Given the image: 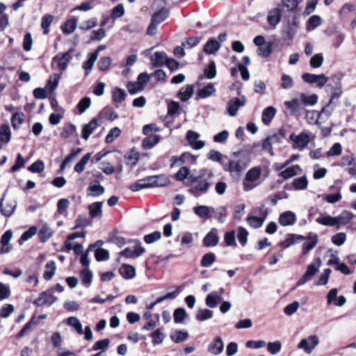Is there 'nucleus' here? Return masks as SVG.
<instances>
[{
    "label": "nucleus",
    "mask_w": 356,
    "mask_h": 356,
    "mask_svg": "<svg viewBox=\"0 0 356 356\" xmlns=\"http://www.w3.org/2000/svg\"><path fill=\"white\" fill-rule=\"evenodd\" d=\"M321 117V113L316 111H309L306 113V118L310 124H318L319 118Z\"/></svg>",
    "instance_id": "62"
},
{
    "label": "nucleus",
    "mask_w": 356,
    "mask_h": 356,
    "mask_svg": "<svg viewBox=\"0 0 356 356\" xmlns=\"http://www.w3.org/2000/svg\"><path fill=\"white\" fill-rule=\"evenodd\" d=\"M43 278L45 280H51L55 274L56 266L54 261H49L45 264Z\"/></svg>",
    "instance_id": "34"
},
{
    "label": "nucleus",
    "mask_w": 356,
    "mask_h": 356,
    "mask_svg": "<svg viewBox=\"0 0 356 356\" xmlns=\"http://www.w3.org/2000/svg\"><path fill=\"white\" fill-rule=\"evenodd\" d=\"M336 220V227L339 229L350 222L354 218V214L350 211L344 210L339 216H334Z\"/></svg>",
    "instance_id": "16"
},
{
    "label": "nucleus",
    "mask_w": 356,
    "mask_h": 356,
    "mask_svg": "<svg viewBox=\"0 0 356 356\" xmlns=\"http://www.w3.org/2000/svg\"><path fill=\"white\" fill-rule=\"evenodd\" d=\"M99 124L96 118L92 119L88 124H86L82 130V138L88 140L90 134L98 127Z\"/></svg>",
    "instance_id": "26"
},
{
    "label": "nucleus",
    "mask_w": 356,
    "mask_h": 356,
    "mask_svg": "<svg viewBox=\"0 0 356 356\" xmlns=\"http://www.w3.org/2000/svg\"><path fill=\"white\" fill-rule=\"evenodd\" d=\"M161 140L159 135H149L142 142V147L144 149H151L157 145Z\"/></svg>",
    "instance_id": "22"
},
{
    "label": "nucleus",
    "mask_w": 356,
    "mask_h": 356,
    "mask_svg": "<svg viewBox=\"0 0 356 356\" xmlns=\"http://www.w3.org/2000/svg\"><path fill=\"white\" fill-rule=\"evenodd\" d=\"M91 157V153H87L86 154L81 160L75 165L74 166V171L81 173L82 172L86 167V165L88 162Z\"/></svg>",
    "instance_id": "44"
},
{
    "label": "nucleus",
    "mask_w": 356,
    "mask_h": 356,
    "mask_svg": "<svg viewBox=\"0 0 356 356\" xmlns=\"http://www.w3.org/2000/svg\"><path fill=\"white\" fill-rule=\"evenodd\" d=\"M207 159L209 160H211L212 161H216L219 163L222 167L223 168V165H225V159H227V156L222 154L218 151L212 149L209 151V152L207 154Z\"/></svg>",
    "instance_id": "31"
},
{
    "label": "nucleus",
    "mask_w": 356,
    "mask_h": 356,
    "mask_svg": "<svg viewBox=\"0 0 356 356\" xmlns=\"http://www.w3.org/2000/svg\"><path fill=\"white\" fill-rule=\"evenodd\" d=\"M145 248L141 245V243L136 240L134 241L133 248H126L120 254L126 258L138 257L145 252Z\"/></svg>",
    "instance_id": "8"
},
{
    "label": "nucleus",
    "mask_w": 356,
    "mask_h": 356,
    "mask_svg": "<svg viewBox=\"0 0 356 356\" xmlns=\"http://www.w3.org/2000/svg\"><path fill=\"white\" fill-rule=\"evenodd\" d=\"M261 176V169L260 167H253L246 173L245 179L243 182V189L244 191L253 190L261 184L259 181Z\"/></svg>",
    "instance_id": "3"
},
{
    "label": "nucleus",
    "mask_w": 356,
    "mask_h": 356,
    "mask_svg": "<svg viewBox=\"0 0 356 356\" xmlns=\"http://www.w3.org/2000/svg\"><path fill=\"white\" fill-rule=\"evenodd\" d=\"M88 195L92 197H98L103 195L105 192V188L102 186L99 181H95L90 183L87 188Z\"/></svg>",
    "instance_id": "20"
},
{
    "label": "nucleus",
    "mask_w": 356,
    "mask_h": 356,
    "mask_svg": "<svg viewBox=\"0 0 356 356\" xmlns=\"http://www.w3.org/2000/svg\"><path fill=\"white\" fill-rule=\"evenodd\" d=\"M168 56L163 51H156L151 56L152 64L154 67H162L165 65Z\"/></svg>",
    "instance_id": "24"
},
{
    "label": "nucleus",
    "mask_w": 356,
    "mask_h": 356,
    "mask_svg": "<svg viewBox=\"0 0 356 356\" xmlns=\"http://www.w3.org/2000/svg\"><path fill=\"white\" fill-rule=\"evenodd\" d=\"M193 210L195 215L204 219L210 218L211 217L212 212L215 211V209L213 207L206 205L195 207Z\"/></svg>",
    "instance_id": "17"
},
{
    "label": "nucleus",
    "mask_w": 356,
    "mask_h": 356,
    "mask_svg": "<svg viewBox=\"0 0 356 356\" xmlns=\"http://www.w3.org/2000/svg\"><path fill=\"white\" fill-rule=\"evenodd\" d=\"M298 168L299 166L298 165L288 168L282 170L280 173V176L282 177L284 179H288L289 178H291L297 175L296 169Z\"/></svg>",
    "instance_id": "51"
},
{
    "label": "nucleus",
    "mask_w": 356,
    "mask_h": 356,
    "mask_svg": "<svg viewBox=\"0 0 356 356\" xmlns=\"http://www.w3.org/2000/svg\"><path fill=\"white\" fill-rule=\"evenodd\" d=\"M219 237L218 230L213 228L204 237L203 240L204 245L206 247H213L218 243Z\"/></svg>",
    "instance_id": "21"
},
{
    "label": "nucleus",
    "mask_w": 356,
    "mask_h": 356,
    "mask_svg": "<svg viewBox=\"0 0 356 356\" xmlns=\"http://www.w3.org/2000/svg\"><path fill=\"white\" fill-rule=\"evenodd\" d=\"M67 324L70 327H72L74 330L76 331L79 334L81 335L83 334L82 324L77 317L70 316L67 318Z\"/></svg>",
    "instance_id": "35"
},
{
    "label": "nucleus",
    "mask_w": 356,
    "mask_h": 356,
    "mask_svg": "<svg viewBox=\"0 0 356 356\" xmlns=\"http://www.w3.org/2000/svg\"><path fill=\"white\" fill-rule=\"evenodd\" d=\"M299 97L302 102V106H313L317 102V100H318L317 95H314V94L307 96V95L302 93Z\"/></svg>",
    "instance_id": "40"
},
{
    "label": "nucleus",
    "mask_w": 356,
    "mask_h": 356,
    "mask_svg": "<svg viewBox=\"0 0 356 356\" xmlns=\"http://www.w3.org/2000/svg\"><path fill=\"white\" fill-rule=\"evenodd\" d=\"M216 92V89L213 83H208L207 86L200 89L197 95L200 98L205 99L213 95Z\"/></svg>",
    "instance_id": "33"
},
{
    "label": "nucleus",
    "mask_w": 356,
    "mask_h": 356,
    "mask_svg": "<svg viewBox=\"0 0 356 356\" xmlns=\"http://www.w3.org/2000/svg\"><path fill=\"white\" fill-rule=\"evenodd\" d=\"M74 49H70L67 51L57 54L53 58V61L57 62L58 67L60 70L64 71L66 70L68 63L72 59V53Z\"/></svg>",
    "instance_id": "9"
},
{
    "label": "nucleus",
    "mask_w": 356,
    "mask_h": 356,
    "mask_svg": "<svg viewBox=\"0 0 356 356\" xmlns=\"http://www.w3.org/2000/svg\"><path fill=\"white\" fill-rule=\"evenodd\" d=\"M13 237V232L11 230H7L3 233L1 237L0 243V254H4L10 252L13 247L10 244V241Z\"/></svg>",
    "instance_id": "14"
},
{
    "label": "nucleus",
    "mask_w": 356,
    "mask_h": 356,
    "mask_svg": "<svg viewBox=\"0 0 356 356\" xmlns=\"http://www.w3.org/2000/svg\"><path fill=\"white\" fill-rule=\"evenodd\" d=\"M80 276L83 284L85 285L86 287H89L92 282V272L88 268H84L80 272Z\"/></svg>",
    "instance_id": "39"
},
{
    "label": "nucleus",
    "mask_w": 356,
    "mask_h": 356,
    "mask_svg": "<svg viewBox=\"0 0 356 356\" xmlns=\"http://www.w3.org/2000/svg\"><path fill=\"white\" fill-rule=\"evenodd\" d=\"M249 165L248 159H241L238 160H229L227 163L223 165V170L230 173L232 176L239 177L241 173Z\"/></svg>",
    "instance_id": "4"
},
{
    "label": "nucleus",
    "mask_w": 356,
    "mask_h": 356,
    "mask_svg": "<svg viewBox=\"0 0 356 356\" xmlns=\"http://www.w3.org/2000/svg\"><path fill=\"white\" fill-rule=\"evenodd\" d=\"M318 343L319 339L316 335H310L299 342L298 348L303 350L305 353L310 354Z\"/></svg>",
    "instance_id": "7"
},
{
    "label": "nucleus",
    "mask_w": 356,
    "mask_h": 356,
    "mask_svg": "<svg viewBox=\"0 0 356 356\" xmlns=\"http://www.w3.org/2000/svg\"><path fill=\"white\" fill-rule=\"evenodd\" d=\"M127 95L123 89L116 88L112 92L113 101L115 103L122 102L126 97Z\"/></svg>",
    "instance_id": "46"
},
{
    "label": "nucleus",
    "mask_w": 356,
    "mask_h": 356,
    "mask_svg": "<svg viewBox=\"0 0 356 356\" xmlns=\"http://www.w3.org/2000/svg\"><path fill=\"white\" fill-rule=\"evenodd\" d=\"M188 337V332L184 330H177L170 334L171 340L176 343H179L186 341Z\"/></svg>",
    "instance_id": "37"
},
{
    "label": "nucleus",
    "mask_w": 356,
    "mask_h": 356,
    "mask_svg": "<svg viewBox=\"0 0 356 356\" xmlns=\"http://www.w3.org/2000/svg\"><path fill=\"white\" fill-rule=\"evenodd\" d=\"M199 138L200 134L195 131L190 130L186 134V138L194 149H200L205 145L204 141L199 140Z\"/></svg>",
    "instance_id": "15"
},
{
    "label": "nucleus",
    "mask_w": 356,
    "mask_h": 356,
    "mask_svg": "<svg viewBox=\"0 0 356 356\" xmlns=\"http://www.w3.org/2000/svg\"><path fill=\"white\" fill-rule=\"evenodd\" d=\"M17 202L13 199L4 200L2 198L0 202V212L6 217L11 216L15 212Z\"/></svg>",
    "instance_id": "12"
},
{
    "label": "nucleus",
    "mask_w": 356,
    "mask_h": 356,
    "mask_svg": "<svg viewBox=\"0 0 356 356\" xmlns=\"http://www.w3.org/2000/svg\"><path fill=\"white\" fill-rule=\"evenodd\" d=\"M298 27V20L295 16L282 30V35L285 40H292L295 36Z\"/></svg>",
    "instance_id": "11"
},
{
    "label": "nucleus",
    "mask_w": 356,
    "mask_h": 356,
    "mask_svg": "<svg viewBox=\"0 0 356 356\" xmlns=\"http://www.w3.org/2000/svg\"><path fill=\"white\" fill-rule=\"evenodd\" d=\"M193 90V86L191 85L183 86L179 91L178 97L182 102H186L191 97Z\"/></svg>",
    "instance_id": "32"
},
{
    "label": "nucleus",
    "mask_w": 356,
    "mask_h": 356,
    "mask_svg": "<svg viewBox=\"0 0 356 356\" xmlns=\"http://www.w3.org/2000/svg\"><path fill=\"white\" fill-rule=\"evenodd\" d=\"M90 104L91 101L90 97H85L80 100L76 106V108L79 109V113L82 114L90 106Z\"/></svg>",
    "instance_id": "63"
},
{
    "label": "nucleus",
    "mask_w": 356,
    "mask_h": 356,
    "mask_svg": "<svg viewBox=\"0 0 356 356\" xmlns=\"http://www.w3.org/2000/svg\"><path fill=\"white\" fill-rule=\"evenodd\" d=\"M224 348V343L220 337H216L208 346V351L214 355L220 354Z\"/></svg>",
    "instance_id": "19"
},
{
    "label": "nucleus",
    "mask_w": 356,
    "mask_h": 356,
    "mask_svg": "<svg viewBox=\"0 0 356 356\" xmlns=\"http://www.w3.org/2000/svg\"><path fill=\"white\" fill-rule=\"evenodd\" d=\"M120 274L124 279H132L136 276L135 268L129 264L122 265L119 269Z\"/></svg>",
    "instance_id": "29"
},
{
    "label": "nucleus",
    "mask_w": 356,
    "mask_h": 356,
    "mask_svg": "<svg viewBox=\"0 0 356 356\" xmlns=\"http://www.w3.org/2000/svg\"><path fill=\"white\" fill-rule=\"evenodd\" d=\"M276 113V108L273 106H268L264 109L262 112V122L264 124L268 125L271 122L273 118L275 117Z\"/></svg>",
    "instance_id": "27"
},
{
    "label": "nucleus",
    "mask_w": 356,
    "mask_h": 356,
    "mask_svg": "<svg viewBox=\"0 0 356 356\" xmlns=\"http://www.w3.org/2000/svg\"><path fill=\"white\" fill-rule=\"evenodd\" d=\"M121 133V130L118 127L112 128L105 138V142L108 144L111 143L114 141V140L118 138Z\"/></svg>",
    "instance_id": "61"
},
{
    "label": "nucleus",
    "mask_w": 356,
    "mask_h": 356,
    "mask_svg": "<svg viewBox=\"0 0 356 356\" xmlns=\"http://www.w3.org/2000/svg\"><path fill=\"white\" fill-rule=\"evenodd\" d=\"M24 113H15L12 115L11 122L14 129H17L24 122Z\"/></svg>",
    "instance_id": "56"
},
{
    "label": "nucleus",
    "mask_w": 356,
    "mask_h": 356,
    "mask_svg": "<svg viewBox=\"0 0 356 356\" xmlns=\"http://www.w3.org/2000/svg\"><path fill=\"white\" fill-rule=\"evenodd\" d=\"M168 182L169 180L162 175L149 176L137 180L134 184L129 186V188L134 192H137L144 188L164 186L167 185Z\"/></svg>",
    "instance_id": "2"
},
{
    "label": "nucleus",
    "mask_w": 356,
    "mask_h": 356,
    "mask_svg": "<svg viewBox=\"0 0 356 356\" xmlns=\"http://www.w3.org/2000/svg\"><path fill=\"white\" fill-rule=\"evenodd\" d=\"M245 97L243 96L241 99L234 97L231 99L227 104V112L230 116H235L238 108L245 104Z\"/></svg>",
    "instance_id": "13"
},
{
    "label": "nucleus",
    "mask_w": 356,
    "mask_h": 356,
    "mask_svg": "<svg viewBox=\"0 0 356 356\" xmlns=\"http://www.w3.org/2000/svg\"><path fill=\"white\" fill-rule=\"evenodd\" d=\"M54 17L51 15H45L42 17L41 26L44 29V33L48 34L49 32V27L52 23Z\"/></svg>",
    "instance_id": "58"
},
{
    "label": "nucleus",
    "mask_w": 356,
    "mask_h": 356,
    "mask_svg": "<svg viewBox=\"0 0 356 356\" xmlns=\"http://www.w3.org/2000/svg\"><path fill=\"white\" fill-rule=\"evenodd\" d=\"M53 231L47 226H43L39 231L40 241L45 242L52 236Z\"/></svg>",
    "instance_id": "60"
},
{
    "label": "nucleus",
    "mask_w": 356,
    "mask_h": 356,
    "mask_svg": "<svg viewBox=\"0 0 356 356\" xmlns=\"http://www.w3.org/2000/svg\"><path fill=\"white\" fill-rule=\"evenodd\" d=\"M285 106L290 109L293 114H295L303 108L300 97L294 98L291 101L284 102Z\"/></svg>",
    "instance_id": "28"
},
{
    "label": "nucleus",
    "mask_w": 356,
    "mask_h": 356,
    "mask_svg": "<svg viewBox=\"0 0 356 356\" xmlns=\"http://www.w3.org/2000/svg\"><path fill=\"white\" fill-rule=\"evenodd\" d=\"M305 239V237L302 235L298 234H291L289 236V237L282 243V245L284 248H289L291 245L298 242L303 241Z\"/></svg>",
    "instance_id": "45"
},
{
    "label": "nucleus",
    "mask_w": 356,
    "mask_h": 356,
    "mask_svg": "<svg viewBox=\"0 0 356 356\" xmlns=\"http://www.w3.org/2000/svg\"><path fill=\"white\" fill-rule=\"evenodd\" d=\"M103 202H96L90 204L88 207L89 214L92 218H101L102 216Z\"/></svg>",
    "instance_id": "23"
},
{
    "label": "nucleus",
    "mask_w": 356,
    "mask_h": 356,
    "mask_svg": "<svg viewBox=\"0 0 356 356\" xmlns=\"http://www.w3.org/2000/svg\"><path fill=\"white\" fill-rule=\"evenodd\" d=\"M129 92L131 95L136 94L144 90L143 86H140L137 81H129L127 84Z\"/></svg>",
    "instance_id": "59"
},
{
    "label": "nucleus",
    "mask_w": 356,
    "mask_h": 356,
    "mask_svg": "<svg viewBox=\"0 0 356 356\" xmlns=\"http://www.w3.org/2000/svg\"><path fill=\"white\" fill-rule=\"evenodd\" d=\"M308 181L305 176L296 178L293 181V188L297 191L306 189Z\"/></svg>",
    "instance_id": "41"
},
{
    "label": "nucleus",
    "mask_w": 356,
    "mask_h": 356,
    "mask_svg": "<svg viewBox=\"0 0 356 356\" xmlns=\"http://www.w3.org/2000/svg\"><path fill=\"white\" fill-rule=\"evenodd\" d=\"M296 220V214L290 211L283 212L279 217V222L284 227L294 225Z\"/></svg>",
    "instance_id": "18"
},
{
    "label": "nucleus",
    "mask_w": 356,
    "mask_h": 356,
    "mask_svg": "<svg viewBox=\"0 0 356 356\" xmlns=\"http://www.w3.org/2000/svg\"><path fill=\"white\" fill-rule=\"evenodd\" d=\"M341 92L339 95H333L330 99L329 102L325 106H324L321 111L319 112V113H321V116L325 114L327 117H329L331 115L332 112L334 110L335 106L332 104V101L334 97L338 98L340 95Z\"/></svg>",
    "instance_id": "42"
},
{
    "label": "nucleus",
    "mask_w": 356,
    "mask_h": 356,
    "mask_svg": "<svg viewBox=\"0 0 356 356\" xmlns=\"http://www.w3.org/2000/svg\"><path fill=\"white\" fill-rule=\"evenodd\" d=\"M321 266V260L319 257L316 258L314 262L307 266V270L302 277H300L297 282L298 286L305 284L306 282L309 281L318 271Z\"/></svg>",
    "instance_id": "6"
},
{
    "label": "nucleus",
    "mask_w": 356,
    "mask_h": 356,
    "mask_svg": "<svg viewBox=\"0 0 356 356\" xmlns=\"http://www.w3.org/2000/svg\"><path fill=\"white\" fill-rule=\"evenodd\" d=\"M281 19V12L279 8H274L268 12L267 20L270 25L275 26Z\"/></svg>",
    "instance_id": "30"
},
{
    "label": "nucleus",
    "mask_w": 356,
    "mask_h": 356,
    "mask_svg": "<svg viewBox=\"0 0 356 356\" xmlns=\"http://www.w3.org/2000/svg\"><path fill=\"white\" fill-rule=\"evenodd\" d=\"M213 317V312L208 309H200L196 314V319L199 321H204Z\"/></svg>",
    "instance_id": "50"
},
{
    "label": "nucleus",
    "mask_w": 356,
    "mask_h": 356,
    "mask_svg": "<svg viewBox=\"0 0 356 356\" xmlns=\"http://www.w3.org/2000/svg\"><path fill=\"white\" fill-rule=\"evenodd\" d=\"M216 260V255L212 253L205 254L201 259V266L202 267H210Z\"/></svg>",
    "instance_id": "55"
},
{
    "label": "nucleus",
    "mask_w": 356,
    "mask_h": 356,
    "mask_svg": "<svg viewBox=\"0 0 356 356\" xmlns=\"http://www.w3.org/2000/svg\"><path fill=\"white\" fill-rule=\"evenodd\" d=\"M214 177L213 172L207 168L201 169L197 175H191L188 191L195 197H200L208 193L212 186L211 179Z\"/></svg>",
    "instance_id": "1"
},
{
    "label": "nucleus",
    "mask_w": 356,
    "mask_h": 356,
    "mask_svg": "<svg viewBox=\"0 0 356 356\" xmlns=\"http://www.w3.org/2000/svg\"><path fill=\"white\" fill-rule=\"evenodd\" d=\"M97 58H96V54L95 55H92L91 54H90L88 55V58L87 60L84 61L82 64V67L85 70V75L86 76H88L92 67H93V65L95 63V61L97 60Z\"/></svg>",
    "instance_id": "38"
},
{
    "label": "nucleus",
    "mask_w": 356,
    "mask_h": 356,
    "mask_svg": "<svg viewBox=\"0 0 356 356\" xmlns=\"http://www.w3.org/2000/svg\"><path fill=\"white\" fill-rule=\"evenodd\" d=\"M265 220L264 218L256 216H248L247 218L249 225L255 229L261 227Z\"/></svg>",
    "instance_id": "43"
},
{
    "label": "nucleus",
    "mask_w": 356,
    "mask_h": 356,
    "mask_svg": "<svg viewBox=\"0 0 356 356\" xmlns=\"http://www.w3.org/2000/svg\"><path fill=\"white\" fill-rule=\"evenodd\" d=\"M95 256L98 261H106L109 259V252L107 250L99 248L96 249Z\"/></svg>",
    "instance_id": "64"
},
{
    "label": "nucleus",
    "mask_w": 356,
    "mask_h": 356,
    "mask_svg": "<svg viewBox=\"0 0 356 356\" xmlns=\"http://www.w3.org/2000/svg\"><path fill=\"white\" fill-rule=\"evenodd\" d=\"M76 19H72L65 22L63 26L62 27L63 32L64 34H70L73 33L76 28Z\"/></svg>",
    "instance_id": "47"
},
{
    "label": "nucleus",
    "mask_w": 356,
    "mask_h": 356,
    "mask_svg": "<svg viewBox=\"0 0 356 356\" xmlns=\"http://www.w3.org/2000/svg\"><path fill=\"white\" fill-rule=\"evenodd\" d=\"M248 232L243 227H239L237 229V238L242 246H244L248 241Z\"/></svg>",
    "instance_id": "57"
},
{
    "label": "nucleus",
    "mask_w": 356,
    "mask_h": 356,
    "mask_svg": "<svg viewBox=\"0 0 356 356\" xmlns=\"http://www.w3.org/2000/svg\"><path fill=\"white\" fill-rule=\"evenodd\" d=\"M56 300L57 298L53 295V291H44L40 293L38 298L33 301V304L37 307L50 306Z\"/></svg>",
    "instance_id": "10"
},
{
    "label": "nucleus",
    "mask_w": 356,
    "mask_h": 356,
    "mask_svg": "<svg viewBox=\"0 0 356 356\" xmlns=\"http://www.w3.org/2000/svg\"><path fill=\"white\" fill-rule=\"evenodd\" d=\"M316 222L325 226H336L335 217L331 216H325L316 219Z\"/></svg>",
    "instance_id": "54"
},
{
    "label": "nucleus",
    "mask_w": 356,
    "mask_h": 356,
    "mask_svg": "<svg viewBox=\"0 0 356 356\" xmlns=\"http://www.w3.org/2000/svg\"><path fill=\"white\" fill-rule=\"evenodd\" d=\"M112 59L109 56L102 57L97 63V68L102 72L107 71L111 65Z\"/></svg>",
    "instance_id": "49"
},
{
    "label": "nucleus",
    "mask_w": 356,
    "mask_h": 356,
    "mask_svg": "<svg viewBox=\"0 0 356 356\" xmlns=\"http://www.w3.org/2000/svg\"><path fill=\"white\" fill-rule=\"evenodd\" d=\"M168 17V12L166 10L161 9L155 13L152 17V20L159 24Z\"/></svg>",
    "instance_id": "52"
},
{
    "label": "nucleus",
    "mask_w": 356,
    "mask_h": 356,
    "mask_svg": "<svg viewBox=\"0 0 356 356\" xmlns=\"http://www.w3.org/2000/svg\"><path fill=\"white\" fill-rule=\"evenodd\" d=\"M11 138V131L8 124H4L0 127V140L2 143H8Z\"/></svg>",
    "instance_id": "36"
},
{
    "label": "nucleus",
    "mask_w": 356,
    "mask_h": 356,
    "mask_svg": "<svg viewBox=\"0 0 356 356\" xmlns=\"http://www.w3.org/2000/svg\"><path fill=\"white\" fill-rule=\"evenodd\" d=\"M214 214V218L220 222L222 223L225 221L227 218V208L226 207H220L218 209H215L214 212H212Z\"/></svg>",
    "instance_id": "48"
},
{
    "label": "nucleus",
    "mask_w": 356,
    "mask_h": 356,
    "mask_svg": "<svg viewBox=\"0 0 356 356\" xmlns=\"http://www.w3.org/2000/svg\"><path fill=\"white\" fill-rule=\"evenodd\" d=\"M310 133L308 131H304L300 133L299 134H296L295 133H292L290 135V140H291L293 143V148L298 149L299 150H303L309 143L311 136Z\"/></svg>",
    "instance_id": "5"
},
{
    "label": "nucleus",
    "mask_w": 356,
    "mask_h": 356,
    "mask_svg": "<svg viewBox=\"0 0 356 356\" xmlns=\"http://www.w3.org/2000/svg\"><path fill=\"white\" fill-rule=\"evenodd\" d=\"M220 48V42L215 38H209L204 47V51L207 54H215Z\"/></svg>",
    "instance_id": "25"
},
{
    "label": "nucleus",
    "mask_w": 356,
    "mask_h": 356,
    "mask_svg": "<svg viewBox=\"0 0 356 356\" xmlns=\"http://www.w3.org/2000/svg\"><path fill=\"white\" fill-rule=\"evenodd\" d=\"M321 24V19L318 15H312L307 20V31H312L317 28Z\"/></svg>",
    "instance_id": "53"
}]
</instances>
